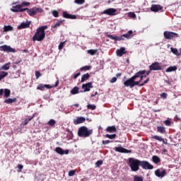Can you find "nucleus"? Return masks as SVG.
I'll return each mask as SVG.
<instances>
[{"mask_svg": "<svg viewBox=\"0 0 181 181\" xmlns=\"http://www.w3.org/2000/svg\"><path fill=\"white\" fill-rule=\"evenodd\" d=\"M134 33V31L132 30H129L127 33L122 34L119 36L117 35H111L108 33H105V36L110 39V40H114V42H121V40H125V39H132L134 35L132 34Z\"/></svg>", "mask_w": 181, "mask_h": 181, "instance_id": "1", "label": "nucleus"}, {"mask_svg": "<svg viewBox=\"0 0 181 181\" xmlns=\"http://www.w3.org/2000/svg\"><path fill=\"white\" fill-rule=\"evenodd\" d=\"M47 29V25H42L37 28L35 35L33 36V42H42L46 37V33L45 30Z\"/></svg>", "mask_w": 181, "mask_h": 181, "instance_id": "2", "label": "nucleus"}, {"mask_svg": "<svg viewBox=\"0 0 181 181\" xmlns=\"http://www.w3.org/2000/svg\"><path fill=\"white\" fill-rule=\"evenodd\" d=\"M127 165L129 166L132 172H138L139 170V166H141V160L135 158H129Z\"/></svg>", "mask_w": 181, "mask_h": 181, "instance_id": "3", "label": "nucleus"}, {"mask_svg": "<svg viewBox=\"0 0 181 181\" xmlns=\"http://www.w3.org/2000/svg\"><path fill=\"white\" fill-rule=\"evenodd\" d=\"M92 134L93 129H88L86 126L81 127L78 130V136L80 138H88Z\"/></svg>", "mask_w": 181, "mask_h": 181, "instance_id": "4", "label": "nucleus"}, {"mask_svg": "<svg viewBox=\"0 0 181 181\" xmlns=\"http://www.w3.org/2000/svg\"><path fill=\"white\" fill-rule=\"evenodd\" d=\"M24 9L27 11V13H28L30 16H35V15H36V13L38 12H43V9L37 7H33L32 8H25Z\"/></svg>", "mask_w": 181, "mask_h": 181, "instance_id": "5", "label": "nucleus"}, {"mask_svg": "<svg viewBox=\"0 0 181 181\" xmlns=\"http://www.w3.org/2000/svg\"><path fill=\"white\" fill-rule=\"evenodd\" d=\"M140 166L144 170H152L153 165L147 160H140Z\"/></svg>", "mask_w": 181, "mask_h": 181, "instance_id": "6", "label": "nucleus"}, {"mask_svg": "<svg viewBox=\"0 0 181 181\" xmlns=\"http://www.w3.org/2000/svg\"><path fill=\"white\" fill-rule=\"evenodd\" d=\"M163 35L165 39H168V40H172L176 37H179V34L170 31H165Z\"/></svg>", "mask_w": 181, "mask_h": 181, "instance_id": "7", "label": "nucleus"}, {"mask_svg": "<svg viewBox=\"0 0 181 181\" xmlns=\"http://www.w3.org/2000/svg\"><path fill=\"white\" fill-rule=\"evenodd\" d=\"M102 13L108 16H115V15H118V11L116 8H110L104 10Z\"/></svg>", "mask_w": 181, "mask_h": 181, "instance_id": "8", "label": "nucleus"}, {"mask_svg": "<svg viewBox=\"0 0 181 181\" xmlns=\"http://www.w3.org/2000/svg\"><path fill=\"white\" fill-rule=\"evenodd\" d=\"M125 78H127V76H124L123 79V81H124L123 84L124 87H129L130 88H133L134 80H135L134 75L126 81H124Z\"/></svg>", "mask_w": 181, "mask_h": 181, "instance_id": "9", "label": "nucleus"}, {"mask_svg": "<svg viewBox=\"0 0 181 181\" xmlns=\"http://www.w3.org/2000/svg\"><path fill=\"white\" fill-rule=\"evenodd\" d=\"M149 70L158 71L159 70H162V66H160V64H159V62H156L149 66Z\"/></svg>", "mask_w": 181, "mask_h": 181, "instance_id": "10", "label": "nucleus"}, {"mask_svg": "<svg viewBox=\"0 0 181 181\" xmlns=\"http://www.w3.org/2000/svg\"><path fill=\"white\" fill-rule=\"evenodd\" d=\"M145 73H146V70H145V69L140 70L138 72H136L134 75L135 80H136L137 78H140V80L139 81L141 83V81H142V80H144V74H145Z\"/></svg>", "mask_w": 181, "mask_h": 181, "instance_id": "11", "label": "nucleus"}, {"mask_svg": "<svg viewBox=\"0 0 181 181\" xmlns=\"http://www.w3.org/2000/svg\"><path fill=\"white\" fill-rule=\"evenodd\" d=\"M11 12L18 13V12H25L26 9L21 7V4L13 6L11 8Z\"/></svg>", "mask_w": 181, "mask_h": 181, "instance_id": "12", "label": "nucleus"}, {"mask_svg": "<svg viewBox=\"0 0 181 181\" xmlns=\"http://www.w3.org/2000/svg\"><path fill=\"white\" fill-rule=\"evenodd\" d=\"M155 175L157 177H165L166 176V170L165 169H157L155 171Z\"/></svg>", "mask_w": 181, "mask_h": 181, "instance_id": "13", "label": "nucleus"}, {"mask_svg": "<svg viewBox=\"0 0 181 181\" xmlns=\"http://www.w3.org/2000/svg\"><path fill=\"white\" fill-rule=\"evenodd\" d=\"M45 88H47V90H50V88H53V86L49 84H43V83H40L37 86V90H40V91H45Z\"/></svg>", "mask_w": 181, "mask_h": 181, "instance_id": "14", "label": "nucleus"}, {"mask_svg": "<svg viewBox=\"0 0 181 181\" xmlns=\"http://www.w3.org/2000/svg\"><path fill=\"white\" fill-rule=\"evenodd\" d=\"M115 152H119V153H131V150H128L122 146H117L115 148Z\"/></svg>", "mask_w": 181, "mask_h": 181, "instance_id": "15", "label": "nucleus"}, {"mask_svg": "<svg viewBox=\"0 0 181 181\" xmlns=\"http://www.w3.org/2000/svg\"><path fill=\"white\" fill-rule=\"evenodd\" d=\"M1 47H2V52H7V53H15L16 52L15 49L6 45H2Z\"/></svg>", "mask_w": 181, "mask_h": 181, "instance_id": "16", "label": "nucleus"}, {"mask_svg": "<svg viewBox=\"0 0 181 181\" xmlns=\"http://www.w3.org/2000/svg\"><path fill=\"white\" fill-rule=\"evenodd\" d=\"M93 87H94L93 86V82H88L82 85V90H84V91L87 93V91H90Z\"/></svg>", "mask_w": 181, "mask_h": 181, "instance_id": "17", "label": "nucleus"}, {"mask_svg": "<svg viewBox=\"0 0 181 181\" xmlns=\"http://www.w3.org/2000/svg\"><path fill=\"white\" fill-rule=\"evenodd\" d=\"M0 95H4L6 98L11 97V90L8 88L0 89Z\"/></svg>", "mask_w": 181, "mask_h": 181, "instance_id": "18", "label": "nucleus"}, {"mask_svg": "<svg viewBox=\"0 0 181 181\" xmlns=\"http://www.w3.org/2000/svg\"><path fill=\"white\" fill-rule=\"evenodd\" d=\"M163 9V6L159 4H152L151 7V12H159V11H162Z\"/></svg>", "mask_w": 181, "mask_h": 181, "instance_id": "19", "label": "nucleus"}, {"mask_svg": "<svg viewBox=\"0 0 181 181\" xmlns=\"http://www.w3.org/2000/svg\"><path fill=\"white\" fill-rule=\"evenodd\" d=\"M62 16L63 18H65V19H77V16L70 14L67 11H63Z\"/></svg>", "mask_w": 181, "mask_h": 181, "instance_id": "20", "label": "nucleus"}, {"mask_svg": "<svg viewBox=\"0 0 181 181\" xmlns=\"http://www.w3.org/2000/svg\"><path fill=\"white\" fill-rule=\"evenodd\" d=\"M55 152L59 155H69V150H63L61 147H57Z\"/></svg>", "mask_w": 181, "mask_h": 181, "instance_id": "21", "label": "nucleus"}, {"mask_svg": "<svg viewBox=\"0 0 181 181\" xmlns=\"http://www.w3.org/2000/svg\"><path fill=\"white\" fill-rule=\"evenodd\" d=\"M126 53H127V50L124 47H122L120 49H117L116 51V54L119 57H122V56H124V54H126Z\"/></svg>", "mask_w": 181, "mask_h": 181, "instance_id": "22", "label": "nucleus"}, {"mask_svg": "<svg viewBox=\"0 0 181 181\" xmlns=\"http://www.w3.org/2000/svg\"><path fill=\"white\" fill-rule=\"evenodd\" d=\"M30 23L32 21H27L26 23H21L20 25L18 26V29H26L28 28H30Z\"/></svg>", "mask_w": 181, "mask_h": 181, "instance_id": "23", "label": "nucleus"}, {"mask_svg": "<svg viewBox=\"0 0 181 181\" xmlns=\"http://www.w3.org/2000/svg\"><path fill=\"white\" fill-rule=\"evenodd\" d=\"M86 117H78L76 119H74V125H78L79 124H83V122H85Z\"/></svg>", "mask_w": 181, "mask_h": 181, "instance_id": "24", "label": "nucleus"}, {"mask_svg": "<svg viewBox=\"0 0 181 181\" xmlns=\"http://www.w3.org/2000/svg\"><path fill=\"white\" fill-rule=\"evenodd\" d=\"M70 93H71L72 95H76V94H79V93H80V88H78V86L74 87V88L71 90Z\"/></svg>", "mask_w": 181, "mask_h": 181, "instance_id": "25", "label": "nucleus"}, {"mask_svg": "<svg viewBox=\"0 0 181 181\" xmlns=\"http://www.w3.org/2000/svg\"><path fill=\"white\" fill-rule=\"evenodd\" d=\"M152 160L156 165H159V163H160V158L158 156H153Z\"/></svg>", "mask_w": 181, "mask_h": 181, "instance_id": "26", "label": "nucleus"}, {"mask_svg": "<svg viewBox=\"0 0 181 181\" xmlns=\"http://www.w3.org/2000/svg\"><path fill=\"white\" fill-rule=\"evenodd\" d=\"M106 131L110 134L112 132H117V127H115V126H109L106 128Z\"/></svg>", "mask_w": 181, "mask_h": 181, "instance_id": "27", "label": "nucleus"}, {"mask_svg": "<svg viewBox=\"0 0 181 181\" xmlns=\"http://www.w3.org/2000/svg\"><path fill=\"white\" fill-rule=\"evenodd\" d=\"M90 78V74L86 73L82 75L81 79V83H84V81H87Z\"/></svg>", "mask_w": 181, "mask_h": 181, "instance_id": "28", "label": "nucleus"}, {"mask_svg": "<svg viewBox=\"0 0 181 181\" xmlns=\"http://www.w3.org/2000/svg\"><path fill=\"white\" fill-rule=\"evenodd\" d=\"M16 101H18V100L16 99V98H8V99H6L4 100V103L5 104H13V103H16Z\"/></svg>", "mask_w": 181, "mask_h": 181, "instance_id": "29", "label": "nucleus"}, {"mask_svg": "<svg viewBox=\"0 0 181 181\" xmlns=\"http://www.w3.org/2000/svg\"><path fill=\"white\" fill-rule=\"evenodd\" d=\"M176 70H177V66H169L168 68H167L165 71H166V73H170L172 71H176Z\"/></svg>", "mask_w": 181, "mask_h": 181, "instance_id": "30", "label": "nucleus"}, {"mask_svg": "<svg viewBox=\"0 0 181 181\" xmlns=\"http://www.w3.org/2000/svg\"><path fill=\"white\" fill-rule=\"evenodd\" d=\"M157 132H160V134H165L166 128H165V127L158 126L157 127Z\"/></svg>", "mask_w": 181, "mask_h": 181, "instance_id": "31", "label": "nucleus"}, {"mask_svg": "<svg viewBox=\"0 0 181 181\" xmlns=\"http://www.w3.org/2000/svg\"><path fill=\"white\" fill-rule=\"evenodd\" d=\"M33 118H35V115H33L30 118L25 119V120L22 122V124L28 125V124H29L30 121H32V119H33Z\"/></svg>", "mask_w": 181, "mask_h": 181, "instance_id": "32", "label": "nucleus"}, {"mask_svg": "<svg viewBox=\"0 0 181 181\" xmlns=\"http://www.w3.org/2000/svg\"><path fill=\"white\" fill-rule=\"evenodd\" d=\"M3 29L4 32H12V30H13V27H12V25H4Z\"/></svg>", "mask_w": 181, "mask_h": 181, "instance_id": "33", "label": "nucleus"}, {"mask_svg": "<svg viewBox=\"0 0 181 181\" xmlns=\"http://www.w3.org/2000/svg\"><path fill=\"white\" fill-rule=\"evenodd\" d=\"M63 22H64V20H59L54 25H52V28H53V29H56V28H59V26H60Z\"/></svg>", "mask_w": 181, "mask_h": 181, "instance_id": "34", "label": "nucleus"}, {"mask_svg": "<svg viewBox=\"0 0 181 181\" xmlns=\"http://www.w3.org/2000/svg\"><path fill=\"white\" fill-rule=\"evenodd\" d=\"M6 76H8V72L4 71H0V81L4 80Z\"/></svg>", "mask_w": 181, "mask_h": 181, "instance_id": "35", "label": "nucleus"}, {"mask_svg": "<svg viewBox=\"0 0 181 181\" xmlns=\"http://www.w3.org/2000/svg\"><path fill=\"white\" fill-rule=\"evenodd\" d=\"M49 127H54L56 125V120L54 119H50L49 121L47 123Z\"/></svg>", "mask_w": 181, "mask_h": 181, "instance_id": "36", "label": "nucleus"}, {"mask_svg": "<svg viewBox=\"0 0 181 181\" xmlns=\"http://www.w3.org/2000/svg\"><path fill=\"white\" fill-rule=\"evenodd\" d=\"M81 71H87L88 70H91V66L90 65H86L84 66H82L81 69H80Z\"/></svg>", "mask_w": 181, "mask_h": 181, "instance_id": "37", "label": "nucleus"}, {"mask_svg": "<svg viewBox=\"0 0 181 181\" xmlns=\"http://www.w3.org/2000/svg\"><path fill=\"white\" fill-rule=\"evenodd\" d=\"M170 50L172 53H173V54H175V56H180V53H179V51L177 50V48L171 47Z\"/></svg>", "mask_w": 181, "mask_h": 181, "instance_id": "38", "label": "nucleus"}, {"mask_svg": "<svg viewBox=\"0 0 181 181\" xmlns=\"http://www.w3.org/2000/svg\"><path fill=\"white\" fill-rule=\"evenodd\" d=\"M11 63H6L4 65L1 66V70H9Z\"/></svg>", "mask_w": 181, "mask_h": 181, "instance_id": "39", "label": "nucleus"}, {"mask_svg": "<svg viewBox=\"0 0 181 181\" xmlns=\"http://www.w3.org/2000/svg\"><path fill=\"white\" fill-rule=\"evenodd\" d=\"M97 108V106L95 105H91V104H88L87 105V109L88 110H91L92 111H94Z\"/></svg>", "mask_w": 181, "mask_h": 181, "instance_id": "40", "label": "nucleus"}, {"mask_svg": "<svg viewBox=\"0 0 181 181\" xmlns=\"http://www.w3.org/2000/svg\"><path fill=\"white\" fill-rule=\"evenodd\" d=\"M106 138H108L109 139H115V138H117V134H106L105 135Z\"/></svg>", "mask_w": 181, "mask_h": 181, "instance_id": "41", "label": "nucleus"}, {"mask_svg": "<svg viewBox=\"0 0 181 181\" xmlns=\"http://www.w3.org/2000/svg\"><path fill=\"white\" fill-rule=\"evenodd\" d=\"M21 8L25 6H30V2L29 1H23L21 4Z\"/></svg>", "mask_w": 181, "mask_h": 181, "instance_id": "42", "label": "nucleus"}, {"mask_svg": "<svg viewBox=\"0 0 181 181\" xmlns=\"http://www.w3.org/2000/svg\"><path fill=\"white\" fill-rule=\"evenodd\" d=\"M134 181H144V177L138 175H134Z\"/></svg>", "mask_w": 181, "mask_h": 181, "instance_id": "43", "label": "nucleus"}, {"mask_svg": "<svg viewBox=\"0 0 181 181\" xmlns=\"http://www.w3.org/2000/svg\"><path fill=\"white\" fill-rule=\"evenodd\" d=\"M87 52L88 54H90V56H94V54L97 53V49H88Z\"/></svg>", "mask_w": 181, "mask_h": 181, "instance_id": "44", "label": "nucleus"}, {"mask_svg": "<svg viewBox=\"0 0 181 181\" xmlns=\"http://www.w3.org/2000/svg\"><path fill=\"white\" fill-rule=\"evenodd\" d=\"M153 139H156V141H159L160 142H162V141H163V138H162V136H153Z\"/></svg>", "mask_w": 181, "mask_h": 181, "instance_id": "45", "label": "nucleus"}, {"mask_svg": "<svg viewBox=\"0 0 181 181\" xmlns=\"http://www.w3.org/2000/svg\"><path fill=\"white\" fill-rule=\"evenodd\" d=\"M95 165V168H100L101 166V165H103V160H99L96 161Z\"/></svg>", "mask_w": 181, "mask_h": 181, "instance_id": "46", "label": "nucleus"}, {"mask_svg": "<svg viewBox=\"0 0 181 181\" xmlns=\"http://www.w3.org/2000/svg\"><path fill=\"white\" fill-rule=\"evenodd\" d=\"M52 15L54 16V18H59V11L54 10L52 11Z\"/></svg>", "mask_w": 181, "mask_h": 181, "instance_id": "47", "label": "nucleus"}, {"mask_svg": "<svg viewBox=\"0 0 181 181\" xmlns=\"http://www.w3.org/2000/svg\"><path fill=\"white\" fill-rule=\"evenodd\" d=\"M164 124L166 127H170L172 125V122L170 119H166L164 121Z\"/></svg>", "mask_w": 181, "mask_h": 181, "instance_id": "48", "label": "nucleus"}, {"mask_svg": "<svg viewBox=\"0 0 181 181\" xmlns=\"http://www.w3.org/2000/svg\"><path fill=\"white\" fill-rule=\"evenodd\" d=\"M75 4H77V5H83L84 2H86V0H75Z\"/></svg>", "mask_w": 181, "mask_h": 181, "instance_id": "49", "label": "nucleus"}, {"mask_svg": "<svg viewBox=\"0 0 181 181\" xmlns=\"http://www.w3.org/2000/svg\"><path fill=\"white\" fill-rule=\"evenodd\" d=\"M66 44V42H62L58 46L59 50H62L63 47H64V45Z\"/></svg>", "mask_w": 181, "mask_h": 181, "instance_id": "50", "label": "nucleus"}, {"mask_svg": "<svg viewBox=\"0 0 181 181\" xmlns=\"http://www.w3.org/2000/svg\"><path fill=\"white\" fill-rule=\"evenodd\" d=\"M128 16L129 18H136V14H135V13L134 12H129L128 13Z\"/></svg>", "mask_w": 181, "mask_h": 181, "instance_id": "51", "label": "nucleus"}, {"mask_svg": "<svg viewBox=\"0 0 181 181\" xmlns=\"http://www.w3.org/2000/svg\"><path fill=\"white\" fill-rule=\"evenodd\" d=\"M160 95L161 98H163V100H166L168 98V93H162Z\"/></svg>", "mask_w": 181, "mask_h": 181, "instance_id": "52", "label": "nucleus"}, {"mask_svg": "<svg viewBox=\"0 0 181 181\" xmlns=\"http://www.w3.org/2000/svg\"><path fill=\"white\" fill-rule=\"evenodd\" d=\"M136 79H133V88L135 87V86H139V83H141L139 81H136Z\"/></svg>", "mask_w": 181, "mask_h": 181, "instance_id": "53", "label": "nucleus"}, {"mask_svg": "<svg viewBox=\"0 0 181 181\" xmlns=\"http://www.w3.org/2000/svg\"><path fill=\"white\" fill-rule=\"evenodd\" d=\"M69 176L71 177L76 175V171L74 170H71L68 173Z\"/></svg>", "mask_w": 181, "mask_h": 181, "instance_id": "54", "label": "nucleus"}, {"mask_svg": "<svg viewBox=\"0 0 181 181\" xmlns=\"http://www.w3.org/2000/svg\"><path fill=\"white\" fill-rule=\"evenodd\" d=\"M35 77L36 78H39V77H42V74L39 71H35Z\"/></svg>", "mask_w": 181, "mask_h": 181, "instance_id": "55", "label": "nucleus"}, {"mask_svg": "<svg viewBox=\"0 0 181 181\" xmlns=\"http://www.w3.org/2000/svg\"><path fill=\"white\" fill-rule=\"evenodd\" d=\"M18 172H22V169H23V165L22 164H18Z\"/></svg>", "mask_w": 181, "mask_h": 181, "instance_id": "56", "label": "nucleus"}, {"mask_svg": "<svg viewBox=\"0 0 181 181\" xmlns=\"http://www.w3.org/2000/svg\"><path fill=\"white\" fill-rule=\"evenodd\" d=\"M81 73L80 71L77 72L76 74H74V79L76 80L77 77L80 76Z\"/></svg>", "mask_w": 181, "mask_h": 181, "instance_id": "57", "label": "nucleus"}, {"mask_svg": "<svg viewBox=\"0 0 181 181\" xmlns=\"http://www.w3.org/2000/svg\"><path fill=\"white\" fill-rule=\"evenodd\" d=\"M111 141L110 140H103L102 141V144H103V145H108V144H110Z\"/></svg>", "mask_w": 181, "mask_h": 181, "instance_id": "58", "label": "nucleus"}, {"mask_svg": "<svg viewBox=\"0 0 181 181\" xmlns=\"http://www.w3.org/2000/svg\"><path fill=\"white\" fill-rule=\"evenodd\" d=\"M115 81H117V77H113V78L110 80V83H115Z\"/></svg>", "mask_w": 181, "mask_h": 181, "instance_id": "59", "label": "nucleus"}, {"mask_svg": "<svg viewBox=\"0 0 181 181\" xmlns=\"http://www.w3.org/2000/svg\"><path fill=\"white\" fill-rule=\"evenodd\" d=\"M97 94H98V92L95 91L93 94H92L90 95V97L93 98V97H95V95H97Z\"/></svg>", "mask_w": 181, "mask_h": 181, "instance_id": "60", "label": "nucleus"}, {"mask_svg": "<svg viewBox=\"0 0 181 181\" xmlns=\"http://www.w3.org/2000/svg\"><path fill=\"white\" fill-rule=\"evenodd\" d=\"M162 143L165 144V145H168V139H163V141H161Z\"/></svg>", "mask_w": 181, "mask_h": 181, "instance_id": "61", "label": "nucleus"}, {"mask_svg": "<svg viewBox=\"0 0 181 181\" xmlns=\"http://www.w3.org/2000/svg\"><path fill=\"white\" fill-rule=\"evenodd\" d=\"M165 83H167L168 84V86H170V84H172V82H171V81H170V80H169V79L165 80Z\"/></svg>", "mask_w": 181, "mask_h": 181, "instance_id": "62", "label": "nucleus"}, {"mask_svg": "<svg viewBox=\"0 0 181 181\" xmlns=\"http://www.w3.org/2000/svg\"><path fill=\"white\" fill-rule=\"evenodd\" d=\"M57 86H59V80H57L56 82H55V84L52 86L53 87H57Z\"/></svg>", "mask_w": 181, "mask_h": 181, "instance_id": "63", "label": "nucleus"}, {"mask_svg": "<svg viewBox=\"0 0 181 181\" xmlns=\"http://www.w3.org/2000/svg\"><path fill=\"white\" fill-rule=\"evenodd\" d=\"M149 78H147L143 83H144V84H147V83H149Z\"/></svg>", "mask_w": 181, "mask_h": 181, "instance_id": "64", "label": "nucleus"}]
</instances>
